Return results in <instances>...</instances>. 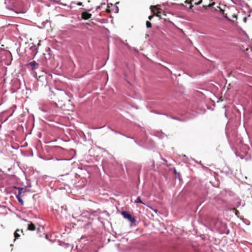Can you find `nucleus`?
Returning a JSON list of instances; mask_svg holds the SVG:
<instances>
[{
	"label": "nucleus",
	"mask_w": 252,
	"mask_h": 252,
	"mask_svg": "<svg viewBox=\"0 0 252 252\" xmlns=\"http://www.w3.org/2000/svg\"><path fill=\"white\" fill-rule=\"evenodd\" d=\"M121 214L125 219L127 220L131 223L135 222L136 220L135 218L132 217L129 212L127 211H123Z\"/></svg>",
	"instance_id": "f257e3e1"
},
{
	"label": "nucleus",
	"mask_w": 252,
	"mask_h": 252,
	"mask_svg": "<svg viewBox=\"0 0 252 252\" xmlns=\"http://www.w3.org/2000/svg\"><path fill=\"white\" fill-rule=\"evenodd\" d=\"M244 51H246V54L247 55L248 59L252 61V48L249 49L246 48V50H243Z\"/></svg>",
	"instance_id": "f03ea898"
},
{
	"label": "nucleus",
	"mask_w": 252,
	"mask_h": 252,
	"mask_svg": "<svg viewBox=\"0 0 252 252\" xmlns=\"http://www.w3.org/2000/svg\"><path fill=\"white\" fill-rule=\"evenodd\" d=\"M92 16V14L87 12H83L81 14L82 18L84 20H88Z\"/></svg>",
	"instance_id": "7ed1b4c3"
},
{
	"label": "nucleus",
	"mask_w": 252,
	"mask_h": 252,
	"mask_svg": "<svg viewBox=\"0 0 252 252\" xmlns=\"http://www.w3.org/2000/svg\"><path fill=\"white\" fill-rule=\"evenodd\" d=\"M27 65H30L31 66L32 70H33L36 68V66L38 65V64L36 63V61H33L32 62H29Z\"/></svg>",
	"instance_id": "20e7f679"
},
{
	"label": "nucleus",
	"mask_w": 252,
	"mask_h": 252,
	"mask_svg": "<svg viewBox=\"0 0 252 252\" xmlns=\"http://www.w3.org/2000/svg\"><path fill=\"white\" fill-rule=\"evenodd\" d=\"M14 189H16L18 190V192L17 194H20L22 195V193L27 191V189L26 188H21V187H17L14 186Z\"/></svg>",
	"instance_id": "39448f33"
},
{
	"label": "nucleus",
	"mask_w": 252,
	"mask_h": 252,
	"mask_svg": "<svg viewBox=\"0 0 252 252\" xmlns=\"http://www.w3.org/2000/svg\"><path fill=\"white\" fill-rule=\"evenodd\" d=\"M15 196L17 198V199L18 200L19 202L21 204H24V201L22 199V196L21 194H17L16 193H15Z\"/></svg>",
	"instance_id": "423d86ee"
},
{
	"label": "nucleus",
	"mask_w": 252,
	"mask_h": 252,
	"mask_svg": "<svg viewBox=\"0 0 252 252\" xmlns=\"http://www.w3.org/2000/svg\"><path fill=\"white\" fill-rule=\"evenodd\" d=\"M216 10L217 11H219L220 13H221L224 16L225 19H227L229 21H231V20L227 17V14L224 13V10L220 8V7L217 6V9H216Z\"/></svg>",
	"instance_id": "0eeeda50"
},
{
	"label": "nucleus",
	"mask_w": 252,
	"mask_h": 252,
	"mask_svg": "<svg viewBox=\"0 0 252 252\" xmlns=\"http://www.w3.org/2000/svg\"><path fill=\"white\" fill-rule=\"evenodd\" d=\"M28 229L29 230L33 231L35 230V227L33 223H30L28 225Z\"/></svg>",
	"instance_id": "6e6552de"
},
{
	"label": "nucleus",
	"mask_w": 252,
	"mask_h": 252,
	"mask_svg": "<svg viewBox=\"0 0 252 252\" xmlns=\"http://www.w3.org/2000/svg\"><path fill=\"white\" fill-rule=\"evenodd\" d=\"M134 203H138L142 204L143 205H145V204L141 200L140 197H137L136 200L134 201Z\"/></svg>",
	"instance_id": "1a4fd4ad"
},
{
	"label": "nucleus",
	"mask_w": 252,
	"mask_h": 252,
	"mask_svg": "<svg viewBox=\"0 0 252 252\" xmlns=\"http://www.w3.org/2000/svg\"><path fill=\"white\" fill-rule=\"evenodd\" d=\"M61 245L64 248H72V247L69 244H68L67 243H65L64 242L62 243V244H61Z\"/></svg>",
	"instance_id": "9d476101"
},
{
	"label": "nucleus",
	"mask_w": 252,
	"mask_h": 252,
	"mask_svg": "<svg viewBox=\"0 0 252 252\" xmlns=\"http://www.w3.org/2000/svg\"><path fill=\"white\" fill-rule=\"evenodd\" d=\"M19 232V230L17 229L14 233V236H15V239H18L20 237V234L18 233Z\"/></svg>",
	"instance_id": "9b49d317"
},
{
	"label": "nucleus",
	"mask_w": 252,
	"mask_h": 252,
	"mask_svg": "<svg viewBox=\"0 0 252 252\" xmlns=\"http://www.w3.org/2000/svg\"><path fill=\"white\" fill-rule=\"evenodd\" d=\"M30 49H31L32 51H36V52H35V55H35L37 54V48H36V46H35V45H33V46H32L30 48Z\"/></svg>",
	"instance_id": "f8f14e48"
},
{
	"label": "nucleus",
	"mask_w": 252,
	"mask_h": 252,
	"mask_svg": "<svg viewBox=\"0 0 252 252\" xmlns=\"http://www.w3.org/2000/svg\"><path fill=\"white\" fill-rule=\"evenodd\" d=\"M151 26H152V24H151V23L149 21H147L146 22V27H147L148 28H149L151 27Z\"/></svg>",
	"instance_id": "ddd939ff"
},
{
	"label": "nucleus",
	"mask_w": 252,
	"mask_h": 252,
	"mask_svg": "<svg viewBox=\"0 0 252 252\" xmlns=\"http://www.w3.org/2000/svg\"><path fill=\"white\" fill-rule=\"evenodd\" d=\"M103 4H105V2H103V3H101L100 4V5H99L97 6L96 7V10L100 9L101 8V7L102 5Z\"/></svg>",
	"instance_id": "4468645a"
},
{
	"label": "nucleus",
	"mask_w": 252,
	"mask_h": 252,
	"mask_svg": "<svg viewBox=\"0 0 252 252\" xmlns=\"http://www.w3.org/2000/svg\"><path fill=\"white\" fill-rule=\"evenodd\" d=\"M111 129V130H112V131H113V132H114L115 133H118V134H121V135H122L125 136V134H122V133H121V132H117V131H116V130H113V129Z\"/></svg>",
	"instance_id": "2eb2a0df"
},
{
	"label": "nucleus",
	"mask_w": 252,
	"mask_h": 252,
	"mask_svg": "<svg viewBox=\"0 0 252 252\" xmlns=\"http://www.w3.org/2000/svg\"><path fill=\"white\" fill-rule=\"evenodd\" d=\"M51 2H54L55 3H59L61 0H49Z\"/></svg>",
	"instance_id": "dca6fc26"
},
{
	"label": "nucleus",
	"mask_w": 252,
	"mask_h": 252,
	"mask_svg": "<svg viewBox=\"0 0 252 252\" xmlns=\"http://www.w3.org/2000/svg\"><path fill=\"white\" fill-rule=\"evenodd\" d=\"M158 137L159 138H162L163 137H164V134L163 133H161V135H160V136H158Z\"/></svg>",
	"instance_id": "f3484780"
},
{
	"label": "nucleus",
	"mask_w": 252,
	"mask_h": 252,
	"mask_svg": "<svg viewBox=\"0 0 252 252\" xmlns=\"http://www.w3.org/2000/svg\"><path fill=\"white\" fill-rule=\"evenodd\" d=\"M174 172L175 174H177L178 175V176H179V173L176 171L175 169H174Z\"/></svg>",
	"instance_id": "a211bd4d"
},
{
	"label": "nucleus",
	"mask_w": 252,
	"mask_h": 252,
	"mask_svg": "<svg viewBox=\"0 0 252 252\" xmlns=\"http://www.w3.org/2000/svg\"><path fill=\"white\" fill-rule=\"evenodd\" d=\"M77 4L78 5H79V6H81V5H83V4H82V3L81 2H77Z\"/></svg>",
	"instance_id": "6ab92c4d"
},
{
	"label": "nucleus",
	"mask_w": 252,
	"mask_h": 252,
	"mask_svg": "<svg viewBox=\"0 0 252 252\" xmlns=\"http://www.w3.org/2000/svg\"><path fill=\"white\" fill-rule=\"evenodd\" d=\"M153 17H154V15H151V16H149V19L150 20H151V19L153 18Z\"/></svg>",
	"instance_id": "aec40b11"
},
{
	"label": "nucleus",
	"mask_w": 252,
	"mask_h": 252,
	"mask_svg": "<svg viewBox=\"0 0 252 252\" xmlns=\"http://www.w3.org/2000/svg\"><path fill=\"white\" fill-rule=\"evenodd\" d=\"M126 136V137L128 138H129V139H133V138L132 137H129V136Z\"/></svg>",
	"instance_id": "412c9836"
},
{
	"label": "nucleus",
	"mask_w": 252,
	"mask_h": 252,
	"mask_svg": "<svg viewBox=\"0 0 252 252\" xmlns=\"http://www.w3.org/2000/svg\"><path fill=\"white\" fill-rule=\"evenodd\" d=\"M134 142H135L136 144H137L138 145L140 146V144H138L135 140H134Z\"/></svg>",
	"instance_id": "4be33fe9"
},
{
	"label": "nucleus",
	"mask_w": 252,
	"mask_h": 252,
	"mask_svg": "<svg viewBox=\"0 0 252 252\" xmlns=\"http://www.w3.org/2000/svg\"><path fill=\"white\" fill-rule=\"evenodd\" d=\"M154 210V211L155 213H157V212H158V210H157V209H154V210Z\"/></svg>",
	"instance_id": "5701e85b"
},
{
	"label": "nucleus",
	"mask_w": 252,
	"mask_h": 252,
	"mask_svg": "<svg viewBox=\"0 0 252 252\" xmlns=\"http://www.w3.org/2000/svg\"><path fill=\"white\" fill-rule=\"evenodd\" d=\"M134 50L136 52H138V50L137 49H136L135 48H133Z\"/></svg>",
	"instance_id": "b1692460"
},
{
	"label": "nucleus",
	"mask_w": 252,
	"mask_h": 252,
	"mask_svg": "<svg viewBox=\"0 0 252 252\" xmlns=\"http://www.w3.org/2000/svg\"><path fill=\"white\" fill-rule=\"evenodd\" d=\"M175 119H176V120H178V121H183V120H181V119H175Z\"/></svg>",
	"instance_id": "393cba45"
},
{
	"label": "nucleus",
	"mask_w": 252,
	"mask_h": 252,
	"mask_svg": "<svg viewBox=\"0 0 252 252\" xmlns=\"http://www.w3.org/2000/svg\"><path fill=\"white\" fill-rule=\"evenodd\" d=\"M246 20H247V18H246V17H245V18H244V22H246Z\"/></svg>",
	"instance_id": "a878e982"
},
{
	"label": "nucleus",
	"mask_w": 252,
	"mask_h": 252,
	"mask_svg": "<svg viewBox=\"0 0 252 252\" xmlns=\"http://www.w3.org/2000/svg\"><path fill=\"white\" fill-rule=\"evenodd\" d=\"M126 46L128 48H130V46H129L128 44H126Z\"/></svg>",
	"instance_id": "bb28decb"
},
{
	"label": "nucleus",
	"mask_w": 252,
	"mask_h": 252,
	"mask_svg": "<svg viewBox=\"0 0 252 252\" xmlns=\"http://www.w3.org/2000/svg\"><path fill=\"white\" fill-rule=\"evenodd\" d=\"M60 4H62V5H65V4H63L62 3H60Z\"/></svg>",
	"instance_id": "cd10ccee"
},
{
	"label": "nucleus",
	"mask_w": 252,
	"mask_h": 252,
	"mask_svg": "<svg viewBox=\"0 0 252 252\" xmlns=\"http://www.w3.org/2000/svg\"><path fill=\"white\" fill-rule=\"evenodd\" d=\"M104 126H101L100 127H98L97 128H103Z\"/></svg>",
	"instance_id": "c85d7f7f"
},
{
	"label": "nucleus",
	"mask_w": 252,
	"mask_h": 252,
	"mask_svg": "<svg viewBox=\"0 0 252 252\" xmlns=\"http://www.w3.org/2000/svg\"><path fill=\"white\" fill-rule=\"evenodd\" d=\"M46 239H48L47 235H46Z\"/></svg>",
	"instance_id": "c756f323"
},
{
	"label": "nucleus",
	"mask_w": 252,
	"mask_h": 252,
	"mask_svg": "<svg viewBox=\"0 0 252 252\" xmlns=\"http://www.w3.org/2000/svg\"><path fill=\"white\" fill-rule=\"evenodd\" d=\"M104 1H106V2L108 1V0H103Z\"/></svg>",
	"instance_id": "7c9ffc66"
},
{
	"label": "nucleus",
	"mask_w": 252,
	"mask_h": 252,
	"mask_svg": "<svg viewBox=\"0 0 252 252\" xmlns=\"http://www.w3.org/2000/svg\"><path fill=\"white\" fill-rule=\"evenodd\" d=\"M64 160H66L67 159H64Z\"/></svg>",
	"instance_id": "2f4dec72"
}]
</instances>
